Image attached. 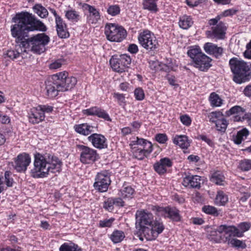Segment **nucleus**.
<instances>
[{"mask_svg": "<svg viewBox=\"0 0 251 251\" xmlns=\"http://www.w3.org/2000/svg\"><path fill=\"white\" fill-rule=\"evenodd\" d=\"M14 23L10 26L11 35L16 39L17 44L14 49H11L4 51L3 56L4 58L14 60L20 56L24 57L25 53L22 41L28 37V32L35 30L45 31L47 30L46 25L34 15L27 11H22L16 13L12 18Z\"/></svg>", "mask_w": 251, "mask_h": 251, "instance_id": "obj_1", "label": "nucleus"}, {"mask_svg": "<svg viewBox=\"0 0 251 251\" xmlns=\"http://www.w3.org/2000/svg\"><path fill=\"white\" fill-rule=\"evenodd\" d=\"M62 166V161L53 154L36 153L34 155L33 167L30 171V175L34 178L46 177L50 173H59Z\"/></svg>", "mask_w": 251, "mask_h": 251, "instance_id": "obj_2", "label": "nucleus"}, {"mask_svg": "<svg viewBox=\"0 0 251 251\" xmlns=\"http://www.w3.org/2000/svg\"><path fill=\"white\" fill-rule=\"evenodd\" d=\"M229 64L234 74L233 81L235 82L241 84L249 80L251 66L247 62L233 57L230 59Z\"/></svg>", "mask_w": 251, "mask_h": 251, "instance_id": "obj_3", "label": "nucleus"}, {"mask_svg": "<svg viewBox=\"0 0 251 251\" xmlns=\"http://www.w3.org/2000/svg\"><path fill=\"white\" fill-rule=\"evenodd\" d=\"M50 41V37L45 33H38L26 39L23 40L22 45L24 51L30 50L35 53L40 54L46 50V46Z\"/></svg>", "mask_w": 251, "mask_h": 251, "instance_id": "obj_4", "label": "nucleus"}, {"mask_svg": "<svg viewBox=\"0 0 251 251\" xmlns=\"http://www.w3.org/2000/svg\"><path fill=\"white\" fill-rule=\"evenodd\" d=\"M134 157L140 160L147 157L153 151L152 144L147 139L136 137L129 144Z\"/></svg>", "mask_w": 251, "mask_h": 251, "instance_id": "obj_5", "label": "nucleus"}, {"mask_svg": "<svg viewBox=\"0 0 251 251\" xmlns=\"http://www.w3.org/2000/svg\"><path fill=\"white\" fill-rule=\"evenodd\" d=\"M220 20L221 16L217 15L215 18L208 20V24L211 27L206 31L208 38L216 41L225 38L227 27L225 23L220 21Z\"/></svg>", "mask_w": 251, "mask_h": 251, "instance_id": "obj_6", "label": "nucleus"}, {"mask_svg": "<svg viewBox=\"0 0 251 251\" xmlns=\"http://www.w3.org/2000/svg\"><path fill=\"white\" fill-rule=\"evenodd\" d=\"M53 107L49 105H38L30 108L28 112L27 117L29 123L32 124H39L45 118V114H50Z\"/></svg>", "mask_w": 251, "mask_h": 251, "instance_id": "obj_7", "label": "nucleus"}, {"mask_svg": "<svg viewBox=\"0 0 251 251\" xmlns=\"http://www.w3.org/2000/svg\"><path fill=\"white\" fill-rule=\"evenodd\" d=\"M104 33L107 40L111 42H121L126 36V31L123 27L112 23L105 25Z\"/></svg>", "mask_w": 251, "mask_h": 251, "instance_id": "obj_8", "label": "nucleus"}, {"mask_svg": "<svg viewBox=\"0 0 251 251\" xmlns=\"http://www.w3.org/2000/svg\"><path fill=\"white\" fill-rule=\"evenodd\" d=\"M151 209L158 216L168 218L176 222H179L181 220L180 211L176 207L171 206L161 207L158 205H152Z\"/></svg>", "mask_w": 251, "mask_h": 251, "instance_id": "obj_9", "label": "nucleus"}, {"mask_svg": "<svg viewBox=\"0 0 251 251\" xmlns=\"http://www.w3.org/2000/svg\"><path fill=\"white\" fill-rule=\"evenodd\" d=\"M136 226L142 231L146 236L147 230L153 223L152 214L147 210L141 209L137 210L135 213Z\"/></svg>", "mask_w": 251, "mask_h": 251, "instance_id": "obj_10", "label": "nucleus"}, {"mask_svg": "<svg viewBox=\"0 0 251 251\" xmlns=\"http://www.w3.org/2000/svg\"><path fill=\"white\" fill-rule=\"evenodd\" d=\"M131 63V58L130 55L127 54H123L120 55H113L110 60L109 63L112 70L118 73H123L129 67Z\"/></svg>", "mask_w": 251, "mask_h": 251, "instance_id": "obj_11", "label": "nucleus"}, {"mask_svg": "<svg viewBox=\"0 0 251 251\" xmlns=\"http://www.w3.org/2000/svg\"><path fill=\"white\" fill-rule=\"evenodd\" d=\"M139 44L149 50H154L157 48L158 43L154 34L149 30L140 32L138 37Z\"/></svg>", "mask_w": 251, "mask_h": 251, "instance_id": "obj_12", "label": "nucleus"}, {"mask_svg": "<svg viewBox=\"0 0 251 251\" xmlns=\"http://www.w3.org/2000/svg\"><path fill=\"white\" fill-rule=\"evenodd\" d=\"M78 148L80 151L79 160L83 164H92L100 159L97 150L89 147L79 145Z\"/></svg>", "mask_w": 251, "mask_h": 251, "instance_id": "obj_13", "label": "nucleus"}, {"mask_svg": "<svg viewBox=\"0 0 251 251\" xmlns=\"http://www.w3.org/2000/svg\"><path fill=\"white\" fill-rule=\"evenodd\" d=\"M251 224L248 222H242L238 225L237 226H227L222 225L220 227V231H224L226 234H230L233 237H242L244 233L250 229Z\"/></svg>", "mask_w": 251, "mask_h": 251, "instance_id": "obj_14", "label": "nucleus"}, {"mask_svg": "<svg viewBox=\"0 0 251 251\" xmlns=\"http://www.w3.org/2000/svg\"><path fill=\"white\" fill-rule=\"evenodd\" d=\"M95 180L93 186L95 190L100 193L106 192L111 182L109 173L105 171L98 173Z\"/></svg>", "mask_w": 251, "mask_h": 251, "instance_id": "obj_15", "label": "nucleus"}, {"mask_svg": "<svg viewBox=\"0 0 251 251\" xmlns=\"http://www.w3.org/2000/svg\"><path fill=\"white\" fill-rule=\"evenodd\" d=\"M82 9L85 11L84 14L86 16V22L89 24H96L100 20V14L99 10L95 6L87 3H83Z\"/></svg>", "mask_w": 251, "mask_h": 251, "instance_id": "obj_16", "label": "nucleus"}, {"mask_svg": "<svg viewBox=\"0 0 251 251\" xmlns=\"http://www.w3.org/2000/svg\"><path fill=\"white\" fill-rule=\"evenodd\" d=\"M31 163V157L28 153H20L14 159L13 165L15 170L20 173L25 172Z\"/></svg>", "mask_w": 251, "mask_h": 251, "instance_id": "obj_17", "label": "nucleus"}, {"mask_svg": "<svg viewBox=\"0 0 251 251\" xmlns=\"http://www.w3.org/2000/svg\"><path fill=\"white\" fill-rule=\"evenodd\" d=\"M88 141L92 146L98 149L101 150L107 147V139L101 134L93 133L88 137Z\"/></svg>", "mask_w": 251, "mask_h": 251, "instance_id": "obj_18", "label": "nucleus"}, {"mask_svg": "<svg viewBox=\"0 0 251 251\" xmlns=\"http://www.w3.org/2000/svg\"><path fill=\"white\" fill-rule=\"evenodd\" d=\"M164 229L162 222L153 221L152 225L150 226L145 236L148 240L154 239L159 234L162 233Z\"/></svg>", "mask_w": 251, "mask_h": 251, "instance_id": "obj_19", "label": "nucleus"}, {"mask_svg": "<svg viewBox=\"0 0 251 251\" xmlns=\"http://www.w3.org/2000/svg\"><path fill=\"white\" fill-rule=\"evenodd\" d=\"M211 61V58L204 53L197 59L193 64L194 67L198 69L200 71L206 72L212 65Z\"/></svg>", "mask_w": 251, "mask_h": 251, "instance_id": "obj_20", "label": "nucleus"}, {"mask_svg": "<svg viewBox=\"0 0 251 251\" xmlns=\"http://www.w3.org/2000/svg\"><path fill=\"white\" fill-rule=\"evenodd\" d=\"M173 166V161L168 157L161 158L153 165L155 171L159 175H163L166 173L167 169Z\"/></svg>", "mask_w": 251, "mask_h": 251, "instance_id": "obj_21", "label": "nucleus"}, {"mask_svg": "<svg viewBox=\"0 0 251 251\" xmlns=\"http://www.w3.org/2000/svg\"><path fill=\"white\" fill-rule=\"evenodd\" d=\"M201 181L199 176L188 175L183 177L182 184L186 187L200 189Z\"/></svg>", "mask_w": 251, "mask_h": 251, "instance_id": "obj_22", "label": "nucleus"}, {"mask_svg": "<svg viewBox=\"0 0 251 251\" xmlns=\"http://www.w3.org/2000/svg\"><path fill=\"white\" fill-rule=\"evenodd\" d=\"M83 113L88 116H96L107 121H111L109 114L104 110L97 106L92 107L83 110Z\"/></svg>", "mask_w": 251, "mask_h": 251, "instance_id": "obj_23", "label": "nucleus"}, {"mask_svg": "<svg viewBox=\"0 0 251 251\" xmlns=\"http://www.w3.org/2000/svg\"><path fill=\"white\" fill-rule=\"evenodd\" d=\"M123 207L124 206V201L121 198H109L103 202V207L109 212H112L114 206Z\"/></svg>", "mask_w": 251, "mask_h": 251, "instance_id": "obj_24", "label": "nucleus"}, {"mask_svg": "<svg viewBox=\"0 0 251 251\" xmlns=\"http://www.w3.org/2000/svg\"><path fill=\"white\" fill-rule=\"evenodd\" d=\"M245 112V109L239 105H235L231 107L226 112V116L229 117L234 115L233 120L234 122H242V115Z\"/></svg>", "mask_w": 251, "mask_h": 251, "instance_id": "obj_25", "label": "nucleus"}, {"mask_svg": "<svg viewBox=\"0 0 251 251\" xmlns=\"http://www.w3.org/2000/svg\"><path fill=\"white\" fill-rule=\"evenodd\" d=\"M203 49L207 54L213 55L216 58L221 56L223 52V49L222 47H218L217 45L210 42L204 44Z\"/></svg>", "mask_w": 251, "mask_h": 251, "instance_id": "obj_26", "label": "nucleus"}, {"mask_svg": "<svg viewBox=\"0 0 251 251\" xmlns=\"http://www.w3.org/2000/svg\"><path fill=\"white\" fill-rule=\"evenodd\" d=\"M97 127L88 123L75 125L74 129L76 132L84 136H87L92 132L96 131Z\"/></svg>", "mask_w": 251, "mask_h": 251, "instance_id": "obj_27", "label": "nucleus"}, {"mask_svg": "<svg viewBox=\"0 0 251 251\" xmlns=\"http://www.w3.org/2000/svg\"><path fill=\"white\" fill-rule=\"evenodd\" d=\"M172 140L175 145L183 150L188 149L191 143V141L185 135H176Z\"/></svg>", "mask_w": 251, "mask_h": 251, "instance_id": "obj_28", "label": "nucleus"}, {"mask_svg": "<svg viewBox=\"0 0 251 251\" xmlns=\"http://www.w3.org/2000/svg\"><path fill=\"white\" fill-rule=\"evenodd\" d=\"M56 31L58 36L61 38H66L70 34L67 25L62 18L55 21Z\"/></svg>", "mask_w": 251, "mask_h": 251, "instance_id": "obj_29", "label": "nucleus"}, {"mask_svg": "<svg viewBox=\"0 0 251 251\" xmlns=\"http://www.w3.org/2000/svg\"><path fill=\"white\" fill-rule=\"evenodd\" d=\"M14 181L11 177V173L9 171H6L4 173V178L2 173L0 174V193L7 187H12Z\"/></svg>", "mask_w": 251, "mask_h": 251, "instance_id": "obj_30", "label": "nucleus"}, {"mask_svg": "<svg viewBox=\"0 0 251 251\" xmlns=\"http://www.w3.org/2000/svg\"><path fill=\"white\" fill-rule=\"evenodd\" d=\"M227 235L228 236L225 238L224 240V243H226L228 245L238 249H244L246 248L247 245L245 241L240 240L236 238H231L232 236L233 237L232 235H230V234Z\"/></svg>", "mask_w": 251, "mask_h": 251, "instance_id": "obj_31", "label": "nucleus"}, {"mask_svg": "<svg viewBox=\"0 0 251 251\" xmlns=\"http://www.w3.org/2000/svg\"><path fill=\"white\" fill-rule=\"evenodd\" d=\"M46 94L49 98H55L58 95V92H60L57 85L50 79L46 81Z\"/></svg>", "mask_w": 251, "mask_h": 251, "instance_id": "obj_32", "label": "nucleus"}, {"mask_svg": "<svg viewBox=\"0 0 251 251\" xmlns=\"http://www.w3.org/2000/svg\"><path fill=\"white\" fill-rule=\"evenodd\" d=\"M68 75V72L63 71L53 75L50 79L52 80L55 84L57 85L58 88L61 91L62 87L64 84L65 79Z\"/></svg>", "mask_w": 251, "mask_h": 251, "instance_id": "obj_33", "label": "nucleus"}, {"mask_svg": "<svg viewBox=\"0 0 251 251\" xmlns=\"http://www.w3.org/2000/svg\"><path fill=\"white\" fill-rule=\"evenodd\" d=\"M249 135V131L246 128H244L233 134L232 140L235 144L239 145L247 139Z\"/></svg>", "mask_w": 251, "mask_h": 251, "instance_id": "obj_34", "label": "nucleus"}, {"mask_svg": "<svg viewBox=\"0 0 251 251\" xmlns=\"http://www.w3.org/2000/svg\"><path fill=\"white\" fill-rule=\"evenodd\" d=\"M222 225L219 226L216 230H212L208 235V238L209 240L213 241L215 243H224V240L225 237L222 238L221 234L226 232L224 231H220V227Z\"/></svg>", "mask_w": 251, "mask_h": 251, "instance_id": "obj_35", "label": "nucleus"}, {"mask_svg": "<svg viewBox=\"0 0 251 251\" xmlns=\"http://www.w3.org/2000/svg\"><path fill=\"white\" fill-rule=\"evenodd\" d=\"M134 193L135 190L131 186L124 184L120 190L118 195L123 199H131Z\"/></svg>", "mask_w": 251, "mask_h": 251, "instance_id": "obj_36", "label": "nucleus"}, {"mask_svg": "<svg viewBox=\"0 0 251 251\" xmlns=\"http://www.w3.org/2000/svg\"><path fill=\"white\" fill-rule=\"evenodd\" d=\"M203 54L204 53L202 52L201 48L199 46L190 47L187 51V54L192 59L193 63Z\"/></svg>", "mask_w": 251, "mask_h": 251, "instance_id": "obj_37", "label": "nucleus"}, {"mask_svg": "<svg viewBox=\"0 0 251 251\" xmlns=\"http://www.w3.org/2000/svg\"><path fill=\"white\" fill-rule=\"evenodd\" d=\"M194 21L191 16L183 15L179 17L178 25L183 29H188L192 26Z\"/></svg>", "mask_w": 251, "mask_h": 251, "instance_id": "obj_38", "label": "nucleus"}, {"mask_svg": "<svg viewBox=\"0 0 251 251\" xmlns=\"http://www.w3.org/2000/svg\"><path fill=\"white\" fill-rule=\"evenodd\" d=\"M65 17L68 21L75 23L81 18L80 12L73 8L65 11Z\"/></svg>", "mask_w": 251, "mask_h": 251, "instance_id": "obj_39", "label": "nucleus"}, {"mask_svg": "<svg viewBox=\"0 0 251 251\" xmlns=\"http://www.w3.org/2000/svg\"><path fill=\"white\" fill-rule=\"evenodd\" d=\"M157 1L158 0H143V8L152 13H156L159 10Z\"/></svg>", "mask_w": 251, "mask_h": 251, "instance_id": "obj_40", "label": "nucleus"}, {"mask_svg": "<svg viewBox=\"0 0 251 251\" xmlns=\"http://www.w3.org/2000/svg\"><path fill=\"white\" fill-rule=\"evenodd\" d=\"M228 201V197L226 193L221 190L217 191L214 201L216 205L225 206Z\"/></svg>", "mask_w": 251, "mask_h": 251, "instance_id": "obj_41", "label": "nucleus"}, {"mask_svg": "<svg viewBox=\"0 0 251 251\" xmlns=\"http://www.w3.org/2000/svg\"><path fill=\"white\" fill-rule=\"evenodd\" d=\"M77 83L76 78L72 76L68 75L65 79L64 84L62 87L61 92H65L73 88Z\"/></svg>", "mask_w": 251, "mask_h": 251, "instance_id": "obj_42", "label": "nucleus"}, {"mask_svg": "<svg viewBox=\"0 0 251 251\" xmlns=\"http://www.w3.org/2000/svg\"><path fill=\"white\" fill-rule=\"evenodd\" d=\"M225 177L223 173L221 171H215L212 174L210 181L218 185H224Z\"/></svg>", "mask_w": 251, "mask_h": 251, "instance_id": "obj_43", "label": "nucleus"}, {"mask_svg": "<svg viewBox=\"0 0 251 251\" xmlns=\"http://www.w3.org/2000/svg\"><path fill=\"white\" fill-rule=\"evenodd\" d=\"M209 100L212 107H220L223 103V100L218 94L215 92L210 94L209 97Z\"/></svg>", "mask_w": 251, "mask_h": 251, "instance_id": "obj_44", "label": "nucleus"}, {"mask_svg": "<svg viewBox=\"0 0 251 251\" xmlns=\"http://www.w3.org/2000/svg\"><path fill=\"white\" fill-rule=\"evenodd\" d=\"M59 251H82L77 244L73 242H65L61 245Z\"/></svg>", "mask_w": 251, "mask_h": 251, "instance_id": "obj_45", "label": "nucleus"}, {"mask_svg": "<svg viewBox=\"0 0 251 251\" xmlns=\"http://www.w3.org/2000/svg\"><path fill=\"white\" fill-rule=\"evenodd\" d=\"M34 12L41 18H46L49 14L47 9L41 4H36L33 7Z\"/></svg>", "mask_w": 251, "mask_h": 251, "instance_id": "obj_46", "label": "nucleus"}, {"mask_svg": "<svg viewBox=\"0 0 251 251\" xmlns=\"http://www.w3.org/2000/svg\"><path fill=\"white\" fill-rule=\"evenodd\" d=\"M124 232L121 230H114L110 236V239L114 243H118L123 241L125 238Z\"/></svg>", "mask_w": 251, "mask_h": 251, "instance_id": "obj_47", "label": "nucleus"}, {"mask_svg": "<svg viewBox=\"0 0 251 251\" xmlns=\"http://www.w3.org/2000/svg\"><path fill=\"white\" fill-rule=\"evenodd\" d=\"M208 117L210 123L215 124L217 122L224 118V115L222 112L220 111H215L210 112L209 114Z\"/></svg>", "mask_w": 251, "mask_h": 251, "instance_id": "obj_48", "label": "nucleus"}, {"mask_svg": "<svg viewBox=\"0 0 251 251\" xmlns=\"http://www.w3.org/2000/svg\"><path fill=\"white\" fill-rule=\"evenodd\" d=\"M202 211L206 214L211 215L215 217H217L219 215V212L217 209L212 205H204L202 207Z\"/></svg>", "mask_w": 251, "mask_h": 251, "instance_id": "obj_49", "label": "nucleus"}, {"mask_svg": "<svg viewBox=\"0 0 251 251\" xmlns=\"http://www.w3.org/2000/svg\"><path fill=\"white\" fill-rule=\"evenodd\" d=\"M228 125V121L224 117L215 124V126L218 131L224 133L227 128Z\"/></svg>", "mask_w": 251, "mask_h": 251, "instance_id": "obj_50", "label": "nucleus"}, {"mask_svg": "<svg viewBox=\"0 0 251 251\" xmlns=\"http://www.w3.org/2000/svg\"><path fill=\"white\" fill-rule=\"evenodd\" d=\"M238 168L242 171H248L251 169V160L244 159L239 162Z\"/></svg>", "mask_w": 251, "mask_h": 251, "instance_id": "obj_51", "label": "nucleus"}, {"mask_svg": "<svg viewBox=\"0 0 251 251\" xmlns=\"http://www.w3.org/2000/svg\"><path fill=\"white\" fill-rule=\"evenodd\" d=\"M115 221V219L113 217H111L110 219L101 220L99 222L98 226L100 228L110 227L112 226Z\"/></svg>", "mask_w": 251, "mask_h": 251, "instance_id": "obj_52", "label": "nucleus"}, {"mask_svg": "<svg viewBox=\"0 0 251 251\" xmlns=\"http://www.w3.org/2000/svg\"><path fill=\"white\" fill-rule=\"evenodd\" d=\"M120 11V8L118 5H111L109 6L107 9V13L112 16H115L118 15Z\"/></svg>", "mask_w": 251, "mask_h": 251, "instance_id": "obj_53", "label": "nucleus"}, {"mask_svg": "<svg viewBox=\"0 0 251 251\" xmlns=\"http://www.w3.org/2000/svg\"><path fill=\"white\" fill-rule=\"evenodd\" d=\"M64 63L62 59H58L54 60L49 65V68L51 70H56L60 68Z\"/></svg>", "mask_w": 251, "mask_h": 251, "instance_id": "obj_54", "label": "nucleus"}, {"mask_svg": "<svg viewBox=\"0 0 251 251\" xmlns=\"http://www.w3.org/2000/svg\"><path fill=\"white\" fill-rule=\"evenodd\" d=\"M135 99L138 100H142L145 98V94L143 90L140 87L136 88L134 92Z\"/></svg>", "mask_w": 251, "mask_h": 251, "instance_id": "obj_55", "label": "nucleus"}, {"mask_svg": "<svg viewBox=\"0 0 251 251\" xmlns=\"http://www.w3.org/2000/svg\"><path fill=\"white\" fill-rule=\"evenodd\" d=\"M113 97L117 100V101L120 105L125 104V96L124 94L119 93H114L113 94Z\"/></svg>", "mask_w": 251, "mask_h": 251, "instance_id": "obj_56", "label": "nucleus"}, {"mask_svg": "<svg viewBox=\"0 0 251 251\" xmlns=\"http://www.w3.org/2000/svg\"><path fill=\"white\" fill-rule=\"evenodd\" d=\"M180 121L183 125L186 126H189L192 123V119L187 114L182 115L180 116Z\"/></svg>", "mask_w": 251, "mask_h": 251, "instance_id": "obj_57", "label": "nucleus"}, {"mask_svg": "<svg viewBox=\"0 0 251 251\" xmlns=\"http://www.w3.org/2000/svg\"><path fill=\"white\" fill-rule=\"evenodd\" d=\"M155 140L160 144H165L168 140L167 135L165 133H158L156 134Z\"/></svg>", "mask_w": 251, "mask_h": 251, "instance_id": "obj_58", "label": "nucleus"}, {"mask_svg": "<svg viewBox=\"0 0 251 251\" xmlns=\"http://www.w3.org/2000/svg\"><path fill=\"white\" fill-rule=\"evenodd\" d=\"M238 10L235 8H230L227 10H226L223 12L221 16V17L222 16L223 17H228V16H232L235 14H236Z\"/></svg>", "mask_w": 251, "mask_h": 251, "instance_id": "obj_59", "label": "nucleus"}, {"mask_svg": "<svg viewBox=\"0 0 251 251\" xmlns=\"http://www.w3.org/2000/svg\"><path fill=\"white\" fill-rule=\"evenodd\" d=\"M245 58L251 59V40L246 45V50L244 53Z\"/></svg>", "mask_w": 251, "mask_h": 251, "instance_id": "obj_60", "label": "nucleus"}, {"mask_svg": "<svg viewBox=\"0 0 251 251\" xmlns=\"http://www.w3.org/2000/svg\"><path fill=\"white\" fill-rule=\"evenodd\" d=\"M186 2L189 6L193 7L200 4L201 2V0H186Z\"/></svg>", "mask_w": 251, "mask_h": 251, "instance_id": "obj_61", "label": "nucleus"}, {"mask_svg": "<svg viewBox=\"0 0 251 251\" xmlns=\"http://www.w3.org/2000/svg\"><path fill=\"white\" fill-rule=\"evenodd\" d=\"M138 47L136 44H130L128 48V51L131 53H136L138 51Z\"/></svg>", "mask_w": 251, "mask_h": 251, "instance_id": "obj_62", "label": "nucleus"}, {"mask_svg": "<svg viewBox=\"0 0 251 251\" xmlns=\"http://www.w3.org/2000/svg\"><path fill=\"white\" fill-rule=\"evenodd\" d=\"M133 130L129 127L126 126L121 129V133L123 136H126L132 133Z\"/></svg>", "mask_w": 251, "mask_h": 251, "instance_id": "obj_63", "label": "nucleus"}, {"mask_svg": "<svg viewBox=\"0 0 251 251\" xmlns=\"http://www.w3.org/2000/svg\"><path fill=\"white\" fill-rule=\"evenodd\" d=\"M130 125L133 129V131H138L141 126L142 123L138 121H134L130 123Z\"/></svg>", "mask_w": 251, "mask_h": 251, "instance_id": "obj_64", "label": "nucleus"}]
</instances>
